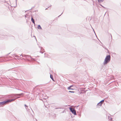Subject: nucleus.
<instances>
[{"mask_svg":"<svg viewBox=\"0 0 121 121\" xmlns=\"http://www.w3.org/2000/svg\"><path fill=\"white\" fill-rule=\"evenodd\" d=\"M67 89H68V90H73V88H71V87H69L68 88H67Z\"/></svg>","mask_w":121,"mask_h":121,"instance_id":"obj_15","label":"nucleus"},{"mask_svg":"<svg viewBox=\"0 0 121 121\" xmlns=\"http://www.w3.org/2000/svg\"><path fill=\"white\" fill-rule=\"evenodd\" d=\"M55 117H56V115H55Z\"/></svg>","mask_w":121,"mask_h":121,"instance_id":"obj_41","label":"nucleus"},{"mask_svg":"<svg viewBox=\"0 0 121 121\" xmlns=\"http://www.w3.org/2000/svg\"><path fill=\"white\" fill-rule=\"evenodd\" d=\"M104 0H98V2L99 3L103 2Z\"/></svg>","mask_w":121,"mask_h":121,"instance_id":"obj_13","label":"nucleus"},{"mask_svg":"<svg viewBox=\"0 0 121 121\" xmlns=\"http://www.w3.org/2000/svg\"><path fill=\"white\" fill-rule=\"evenodd\" d=\"M35 39H36H36V38H35Z\"/></svg>","mask_w":121,"mask_h":121,"instance_id":"obj_35","label":"nucleus"},{"mask_svg":"<svg viewBox=\"0 0 121 121\" xmlns=\"http://www.w3.org/2000/svg\"><path fill=\"white\" fill-rule=\"evenodd\" d=\"M39 47L40 48H41V51H44V49H43V48L42 47H40V46H39Z\"/></svg>","mask_w":121,"mask_h":121,"instance_id":"obj_16","label":"nucleus"},{"mask_svg":"<svg viewBox=\"0 0 121 121\" xmlns=\"http://www.w3.org/2000/svg\"><path fill=\"white\" fill-rule=\"evenodd\" d=\"M73 86V85H71V86H69V87H72Z\"/></svg>","mask_w":121,"mask_h":121,"instance_id":"obj_26","label":"nucleus"},{"mask_svg":"<svg viewBox=\"0 0 121 121\" xmlns=\"http://www.w3.org/2000/svg\"><path fill=\"white\" fill-rule=\"evenodd\" d=\"M21 96L19 95H16L15 96H14V97H13V98H15V99H15H15L19 98Z\"/></svg>","mask_w":121,"mask_h":121,"instance_id":"obj_8","label":"nucleus"},{"mask_svg":"<svg viewBox=\"0 0 121 121\" xmlns=\"http://www.w3.org/2000/svg\"><path fill=\"white\" fill-rule=\"evenodd\" d=\"M75 107H76V106H75ZM77 107H78V106H77Z\"/></svg>","mask_w":121,"mask_h":121,"instance_id":"obj_39","label":"nucleus"},{"mask_svg":"<svg viewBox=\"0 0 121 121\" xmlns=\"http://www.w3.org/2000/svg\"><path fill=\"white\" fill-rule=\"evenodd\" d=\"M40 52L42 53H43V51H41H41H40Z\"/></svg>","mask_w":121,"mask_h":121,"instance_id":"obj_21","label":"nucleus"},{"mask_svg":"<svg viewBox=\"0 0 121 121\" xmlns=\"http://www.w3.org/2000/svg\"><path fill=\"white\" fill-rule=\"evenodd\" d=\"M45 108H49V106H48V107H47V106H45Z\"/></svg>","mask_w":121,"mask_h":121,"instance_id":"obj_24","label":"nucleus"},{"mask_svg":"<svg viewBox=\"0 0 121 121\" xmlns=\"http://www.w3.org/2000/svg\"><path fill=\"white\" fill-rule=\"evenodd\" d=\"M111 38H112V37L111 35Z\"/></svg>","mask_w":121,"mask_h":121,"instance_id":"obj_33","label":"nucleus"},{"mask_svg":"<svg viewBox=\"0 0 121 121\" xmlns=\"http://www.w3.org/2000/svg\"><path fill=\"white\" fill-rule=\"evenodd\" d=\"M24 106H27L26 104L24 105Z\"/></svg>","mask_w":121,"mask_h":121,"instance_id":"obj_32","label":"nucleus"},{"mask_svg":"<svg viewBox=\"0 0 121 121\" xmlns=\"http://www.w3.org/2000/svg\"><path fill=\"white\" fill-rule=\"evenodd\" d=\"M104 99L101 100L99 103H96V105H97V106H101L102 104L104 102Z\"/></svg>","mask_w":121,"mask_h":121,"instance_id":"obj_5","label":"nucleus"},{"mask_svg":"<svg viewBox=\"0 0 121 121\" xmlns=\"http://www.w3.org/2000/svg\"><path fill=\"white\" fill-rule=\"evenodd\" d=\"M47 103V102H45L44 104V106H46V105H45V104H46Z\"/></svg>","mask_w":121,"mask_h":121,"instance_id":"obj_19","label":"nucleus"},{"mask_svg":"<svg viewBox=\"0 0 121 121\" xmlns=\"http://www.w3.org/2000/svg\"><path fill=\"white\" fill-rule=\"evenodd\" d=\"M26 11H25V12H26Z\"/></svg>","mask_w":121,"mask_h":121,"instance_id":"obj_42","label":"nucleus"},{"mask_svg":"<svg viewBox=\"0 0 121 121\" xmlns=\"http://www.w3.org/2000/svg\"><path fill=\"white\" fill-rule=\"evenodd\" d=\"M109 116L108 115V119L109 121H113L112 120V118L111 117V115L110 114H109Z\"/></svg>","mask_w":121,"mask_h":121,"instance_id":"obj_7","label":"nucleus"},{"mask_svg":"<svg viewBox=\"0 0 121 121\" xmlns=\"http://www.w3.org/2000/svg\"><path fill=\"white\" fill-rule=\"evenodd\" d=\"M50 78L53 81H55L54 79L53 78V76L51 74H50Z\"/></svg>","mask_w":121,"mask_h":121,"instance_id":"obj_11","label":"nucleus"},{"mask_svg":"<svg viewBox=\"0 0 121 121\" xmlns=\"http://www.w3.org/2000/svg\"><path fill=\"white\" fill-rule=\"evenodd\" d=\"M65 112H66V111L65 110H64L62 112V113H64Z\"/></svg>","mask_w":121,"mask_h":121,"instance_id":"obj_22","label":"nucleus"},{"mask_svg":"<svg viewBox=\"0 0 121 121\" xmlns=\"http://www.w3.org/2000/svg\"><path fill=\"white\" fill-rule=\"evenodd\" d=\"M57 108H55V109H57Z\"/></svg>","mask_w":121,"mask_h":121,"instance_id":"obj_36","label":"nucleus"},{"mask_svg":"<svg viewBox=\"0 0 121 121\" xmlns=\"http://www.w3.org/2000/svg\"><path fill=\"white\" fill-rule=\"evenodd\" d=\"M5 0H0V2H5Z\"/></svg>","mask_w":121,"mask_h":121,"instance_id":"obj_17","label":"nucleus"},{"mask_svg":"<svg viewBox=\"0 0 121 121\" xmlns=\"http://www.w3.org/2000/svg\"><path fill=\"white\" fill-rule=\"evenodd\" d=\"M48 8H49V7H48V8H46V9H45V10H46Z\"/></svg>","mask_w":121,"mask_h":121,"instance_id":"obj_28","label":"nucleus"},{"mask_svg":"<svg viewBox=\"0 0 121 121\" xmlns=\"http://www.w3.org/2000/svg\"><path fill=\"white\" fill-rule=\"evenodd\" d=\"M10 70V69H9V70H8V71H9V70Z\"/></svg>","mask_w":121,"mask_h":121,"instance_id":"obj_37","label":"nucleus"},{"mask_svg":"<svg viewBox=\"0 0 121 121\" xmlns=\"http://www.w3.org/2000/svg\"><path fill=\"white\" fill-rule=\"evenodd\" d=\"M28 106H25V108L27 110V109L28 108Z\"/></svg>","mask_w":121,"mask_h":121,"instance_id":"obj_20","label":"nucleus"},{"mask_svg":"<svg viewBox=\"0 0 121 121\" xmlns=\"http://www.w3.org/2000/svg\"><path fill=\"white\" fill-rule=\"evenodd\" d=\"M63 13H62L61 14V15H60L58 17H60V16L61 15H62V14Z\"/></svg>","mask_w":121,"mask_h":121,"instance_id":"obj_23","label":"nucleus"},{"mask_svg":"<svg viewBox=\"0 0 121 121\" xmlns=\"http://www.w3.org/2000/svg\"><path fill=\"white\" fill-rule=\"evenodd\" d=\"M65 106H70L69 105H66Z\"/></svg>","mask_w":121,"mask_h":121,"instance_id":"obj_31","label":"nucleus"},{"mask_svg":"<svg viewBox=\"0 0 121 121\" xmlns=\"http://www.w3.org/2000/svg\"><path fill=\"white\" fill-rule=\"evenodd\" d=\"M14 99H9L0 102V105H4L8 104L9 102L14 101Z\"/></svg>","mask_w":121,"mask_h":121,"instance_id":"obj_1","label":"nucleus"},{"mask_svg":"<svg viewBox=\"0 0 121 121\" xmlns=\"http://www.w3.org/2000/svg\"><path fill=\"white\" fill-rule=\"evenodd\" d=\"M21 56H22V57H25L26 58H27V57H29V56L26 55H22V54L20 55Z\"/></svg>","mask_w":121,"mask_h":121,"instance_id":"obj_10","label":"nucleus"},{"mask_svg":"<svg viewBox=\"0 0 121 121\" xmlns=\"http://www.w3.org/2000/svg\"><path fill=\"white\" fill-rule=\"evenodd\" d=\"M77 106H79V105H78Z\"/></svg>","mask_w":121,"mask_h":121,"instance_id":"obj_40","label":"nucleus"},{"mask_svg":"<svg viewBox=\"0 0 121 121\" xmlns=\"http://www.w3.org/2000/svg\"><path fill=\"white\" fill-rule=\"evenodd\" d=\"M111 59V56L110 55H107L104 61V64L105 65L108 63Z\"/></svg>","mask_w":121,"mask_h":121,"instance_id":"obj_2","label":"nucleus"},{"mask_svg":"<svg viewBox=\"0 0 121 121\" xmlns=\"http://www.w3.org/2000/svg\"><path fill=\"white\" fill-rule=\"evenodd\" d=\"M31 21L32 22L33 24H35V21L34 19H33V17L32 16H31Z\"/></svg>","mask_w":121,"mask_h":121,"instance_id":"obj_9","label":"nucleus"},{"mask_svg":"<svg viewBox=\"0 0 121 121\" xmlns=\"http://www.w3.org/2000/svg\"><path fill=\"white\" fill-rule=\"evenodd\" d=\"M101 5V6H102V7H103L104 8H105L104 7V6H102V5Z\"/></svg>","mask_w":121,"mask_h":121,"instance_id":"obj_29","label":"nucleus"},{"mask_svg":"<svg viewBox=\"0 0 121 121\" xmlns=\"http://www.w3.org/2000/svg\"><path fill=\"white\" fill-rule=\"evenodd\" d=\"M72 107V106H70V107L69 108L70 112H71L74 115H77V114L76 113V111L74 108H72L71 107Z\"/></svg>","mask_w":121,"mask_h":121,"instance_id":"obj_3","label":"nucleus"},{"mask_svg":"<svg viewBox=\"0 0 121 121\" xmlns=\"http://www.w3.org/2000/svg\"><path fill=\"white\" fill-rule=\"evenodd\" d=\"M69 92H70V93H74V91H69Z\"/></svg>","mask_w":121,"mask_h":121,"instance_id":"obj_18","label":"nucleus"},{"mask_svg":"<svg viewBox=\"0 0 121 121\" xmlns=\"http://www.w3.org/2000/svg\"><path fill=\"white\" fill-rule=\"evenodd\" d=\"M25 17L26 20V22H27L30 19V16L29 15L26 14L25 15Z\"/></svg>","mask_w":121,"mask_h":121,"instance_id":"obj_6","label":"nucleus"},{"mask_svg":"<svg viewBox=\"0 0 121 121\" xmlns=\"http://www.w3.org/2000/svg\"><path fill=\"white\" fill-rule=\"evenodd\" d=\"M37 10H36L35 11H34L35 12H37Z\"/></svg>","mask_w":121,"mask_h":121,"instance_id":"obj_30","label":"nucleus"},{"mask_svg":"<svg viewBox=\"0 0 121 121\" xmlns=\"http://www.w3.org/2000/svg\"><path fill=\"white\" fill-rule=\"evenodd\" d=\"M46 99V98H45V99Z\"/></svg>","mask_w":121,"mask_h":121,"instance_id":"obj_38","label":"nucleus"},{"mask_svg":"<svg viewBox=\"0 0 121 121\" xmlns=\"http://www.w3.org/2000/svg\"><path fill=\"white\" fill-rule=\"evenodd\" d=\"M93 30H94V33H95V35H96V37L97 38V36H96V35L95 33V31H94V30L93 29Z\"/></svg>","mask_w":121,"mask_h":121,"instance_id":"obj_25","label":"nucleus"},{"mask_svg":"<svg viewBox=\"0 0 121 121\" xmlns=\"http://www.w3.org/2000/svg\"><path fill=\"white\" fill-rule=\"evenodd\" d=\"M34 8V7H32V8L30 9L29 10H31L32 9V8Z\"/></svg>","mask_w":121,"mask_h":121,"instance_id":"obj_27","label":"nucleus"},{"mask_svg":"<svg viewBox=\"0 0 121 121\" xmlns=\"http://www.w3.org/2000/svg\"><path fill=\"white\" fill-rule=\"evenodd\" d=\"M30 107V106H29V108H30L31 109V108Z\"/></svg>","mask_w":121,"mask_h":121,"instance_id":"obj_34","label":"nucleus"},{"mask_svg":"<svg viewBox=\"0 0 121 121\" xmlns=\"http://www.w3.org/2000/svg\"><path fill=\"white\" fill-rule=\"evenodd\" d=\"M16 95H19L21 97V96H23V95L24 94L23 93H22L20 94H13L8 96V98L14 97V96H15Z\"/></svg>","mask_w":121,"mask_h":121,"instance_id":"obj_4","label":"nucleus"},{"mask_svg":"<svg viewBox=\"0 0 121 121\" xmlns=\"http://www.w3.org/2000/svg\"><path fill=\"white\" fill-rule=\"evenodd\" d=\"M30 58H31V60H32V61H35V59L33 58H31V56H30Z\"/></svg>","mask_w":121,"mask_h":121,"instance_id":"obj_14","label":"nucleus"},{"mask_svg":"<svg viewBox=\"0 0 121 121\" xmlns=\"http://www.w3.org/2000/svg\"><path fill=\"white\" fill-rule=\"evenodd\" d=\"M37 28L38 29H42V28L41 26L40 25H39L37 27Z\"/></svg>","mask_w":121,"mask_h":121,"instance_id":"obj_12","label":"nucleus"}]
</instances>
